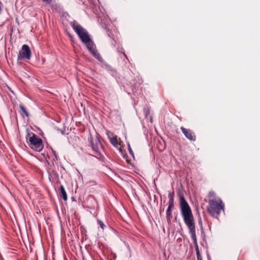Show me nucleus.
Listing matches in <instances>:
<instances>
[{"mask_svg":"<svg viewBox=\"0 0 260 260\" xmlns=\"http://www.w3.org/2000/svg\"><path fill=\"white\" fill-rule=\"evenodd\" d=\"M179 198L181 214L185 225L189 230V234L193 241L197 260H202L197 242L195 221L191 209L183 195L179 194Z\"/></svg>","mask_w":260,"mask_h":260,"instance_id":"1","label":"nucleus"},{"mask_svg":"<svg viewBox=\"0 0 260 260\" xmlns=\"http://www.w3.org/2000/svg\"><path fill=\"white\" fill-rule=\"evenodd\" d=\"M70 24L73 29L79 37L81 42L85 45L87 50L90 54L99 61H103V58L96 49L95 45L90 38L87 31L81 25H79L75 20L71 21Z\"/></svg>","mask_w":260,"mask_h":260,"instance_id":"2","label":"nucleus"},{"mask_svg":"<svg viewBox=\"0 0 260 260\" xmlns=\"http://www.w3.org/2000/svg\"><path fill=\"white\" fill-rule=\"evenodd\" d=\"M224 210V204L221 199H212L209 201V207L207 211L210 215L214 218L218 219V216L221 213V211Z\"/></svg>","mask_w":260,"mask_h":260,"instance_id":"3","label":"nucleus"},{"mask_svg":"<svg viewBox=\"0 0 260 260\" xmlns=\"http://www.w3.org/2000/svg\"><path fill=\"white\" fill-rule=\"evenodd\" d=\"M88 140L90 147L95 154L99 156L101 159L104 158V153H105V151L103 145L100 141L98 136H96V138L94 139L91 133H90Z\"/></svg>","mask_w":260,"mask_h":260,"instance_id":"4","label":"nucleus"},{"mask_svg":"<svg viewBox=\"0 0 260 260\" xmlns=\"http://www.w3.org/2000/svg\"><path fill=\"white\" fill-rule=\"evenodd\" d=\"M31 135L27 141L28 145L31 149L37 152L41 151L44 148L42 140L33 133Z\"/></svg>","mask_w":260,"mask_h":260,"instance_id":"5","label":"nucleus"},{"mask_svg":"<svg viewBox=\"0 0 260 260\" xmlns=\"http://www.w3.org/2000/svg\"><path fill=\"white\" fill-rule=\"evenodd\" d=\"M31 54V52L29 47L26 44H24L19 51L17 56V60L23 59L30 60Z\"/></svg>","mask_w":260,"mask_h":260,"instance_id":"6","label":"nucleus"},{"mask_svg":"<svg viewBox=\"0 0 260 260\" xmlns=\"http://www.w3.org/2000/svg\"><path fill=\"white\" fill-rule=\"evenodd\" d=\"M101 63V67L105 68L107 71L113 77H116L117 76V73L116 71L111 66L108 64L103 59V61H100Z\"/></svg>","mask_w":260,"mask_h":260,"instance_id":"7","label":"nucleus"},{"mask_svg":"<svg viewBox=\"0 0 260 260\" xmlns=\"http://www.w3.org/2000/svg\"><path fill=\"white\" fill-rule=\"evenodd\" d=\"M98 22L100 23L102 27L105 29H108L111 23L110 17H98Z\"/></svg>","mask_w":260,"mask_h":260,"instance_id":"8","label":"nucleus"},{"mask_svg":"<svg viewBox=\"0 0 260 260\" xmlns=\"http://www.w3.org/2000/svg\"><path fill=\"white\" fill-rule=\"evenodd\" d=\"M181 130L187 139L191 141H195L196 137L191 133L190 130H188L183 126L181 127Z\"/></svg>","mask_w":260,"mask_h":260,"instance_id":"9","label":"nucleus"},{"mask_svg":"<svg viewBox=\"0 0 260 260\" xmlns=\"http://www.w3.org/2000/svg\"><path fill=\"white\" fill-rule=\"evenodd\" d=\"M59 189L60 198H62L64 201H66L68 199V196L64 186L62 185H60Z\"/></svg>","mask_w":260,"mask_h":260,"instance_id":"10","label":"nucleus"},{"mask_svg":"<svg viewBox=\"0 0 260 260\" xmlns=\"http://www.w3.org/2000/svg\"><path fill=\"white\" fill-rule=\"evenodd\" d=\"M20 109L21 110V115L22 117H24V116L29 117L30 116V114H29L28 112L26 110V108L24 107V106L22 105H19Z\"/></svg>","mask_w":260,"mask_h":260,"instance_id":"11","label":"nucleus"},{"mask_svg":"<svg viewBox=\"0 0 260 260\" xmlns=\"http://www.w3.org/2000/svg\"><path fill=\"white\" fill-rule=\"evenodd\" d=\"M172 210L168 208H167L166 211V219L169 223H171V219L172 218Z\"/></svg>","mask_w":260,"mask_h":260,"instance_id":"12","label":"nucleus"},{"mask_svg":"<svg viewBox=\"0 0 260 260\" xmlns=\"http://www.w3.org/2000/svg\"><path fill=\"white\" fill-rule=\"evenodd\" d=\"M174 191L173 190L172 191H170L168 192V198L169 201H174Z\"/></svg>","mask_w":260,"mask_h":260,"instance_id":"13","label":"nucleus"},{"mask_svg":"<svg viewBox=\"0 0 260 260\" xmlns=\"http://www.w3.org/2000/svg\"><path fill=\"white\" fill-rule=\"evenodd\" d=\"M110 142L114 147H117L118 142L116 138H110Z\"/></svg>","mask_w":260,"mask_h":260,"instance_id":"14","label":"nucleus"},{"mask_svg":"<svg viewBox=\"0 0 260 260\" xmlns=\"http://www.w3.org/2000/svg\"><path fill=\"white\" fill-rule=\"evenodd\" d=\"M199 224L201 225V233H202V236L203 237V240H205V234L204 231L203 229L202 221V220H201V218H200V220L199 221Z\"/></svg>","mask_w":260,"mask_h":260,"instance_id":"15","label":"nucleus"},{"mask_svg":"<svg viewBox=\"0 0 260 260\" xmlns=\"http://www.w3.org/2000/svg\"><path fill=\"white\" fill-rule=\"evenodd\" d=\"M106 30L107 31L108 36L112 40H114V35L113 34L111 30H110L109 28H108V29H107Z\"/></svg>","mask_w":260,"mask_h":260,"instance_id":"16","label":"nucleus"},{"mask_svg":"<svg viewBox=\"0 0 260 260\" xmlns=\"http://www.w3.org/2000/svg\"><path fill=\"white\" fill-rule=\"evenodd\" d=\"M137 78H138V81H137V83H134V86L135 87L134 88H136L137 87L138 85H140L142 83V80L141 78L139 76H137Z\"/></svg>","mask_w":260,"mask_h":260,"instance_id":"17","label":"nucleus"},{"mask_svg":"<svg viewBox=\"0 0 260 260\" xmlns=\"http://www.w3.org/2000/svg\"><path fill=\"white\" fill-rule=\"evenodd\" d=\"M97 222L99 225L100 226V227L101 228V229L104 230V229L106 228V225L103 223V222L99 219H97Z\"/></svg>","mask_w":260,"mask_h":260,"instance_id":"18","label":"nucleus"},{"mask_svg":"<svg viewBox=\"0 0 260 260\" xmlns=\"http://www.w3.org/2000/svg\"><path fill=\"white\" fill-rule=\"evenodd\" d=\"M117 51H118V52H121V53L123 54V55H124V57H125L127 59H128V58H127V57L126 55L125 54V52H124V50L123 48H121V47H118V48H117Z\"/></svg>","mask_w":260,"mask_h":260,"instance_id":"19","label":"nucleus"},{"mask_svg":"<svg viewBox=\"0 0 260 260\" xmlns=\"http://www.w3.org/2000/svg\"><path fill=\"white\" fill-rule=\"evenodd\" d=\"M174 207V201H169L168 208L172 210Z\"/></svg>","mask_w":260,"mask_h":260,"instance_id":"20","label":"nucleus"},{"mask_svg":"<svg viewBox=\"0 0 260 260\" xmlns=\"http://www.w3.org/2000/svg\"><path fill=\"white\" fill-rule=\"evenodd\" d=\"M174 207V201H169L168 208L172 210Z\"/></svg>","mask_w":260,"mask_h":260,"instance_id":"21","label":"nucleus"},{"mask_svg":"<svg viewBox=\"0 0 260 260\" xmlns=\"http://www.w3.org/2000/svg\"><path fill=\"white\" fill-rule=\"evenodd\" d=\"M144 114L146 117H147L148 115L149 114V109L147 107H144L143 109Z\"/></svg>","mask_w":260,"mask_h":260,"instance_id":"22","label":"nucleus"},{"mask_svg":"<svg viewBox=\"0 0 260 260\" xmlns=\"http://www.w3.org/2000/svg\"><path fill=\"white\" fill-rule=\"evenodd\" d=\"M127 148L129 154H131L133 157H134V154L129 143L127 144Z\"/></svg>","mask_w":260,"mask_h":260,"instance_id":"23","label":"nucleus"},{"mask_svg":"<svg viewBox=\"0 0 260 260\" xmlns=\"http://www.w3.org/2000/svg\"><path fill=\"white\" fill-rule=\"evenodd\" d=\"M89 198L91 199L94 202L95 205L98 206V201L95 199V197L93 196L90 195L89 197Z\"/></svg>","mask_w":260,"mask_h":260,"instance_id":"24","label":"nucleus"},{"mask_svg":"<svg viewBox=\"0 0 260 260\" xmlns=\"http://www.w3.org/2000/svg\"><path fill=\"white\" fill-rule=\"evenodd\" d=\"M51 151H52L54 156L55 157L56 160H58V156H57V154L56 153L55 151H54L52 148H51Z\"/></svg>","mask_w":260,"mask_h":260,"instance_id":"25","label":"nucleus"},{"mask_svg":"<svg viewBox=\"0 0 260 260\" xmlns=\"http://www.w3.org/2000/svg\"><path fill=\"white\" fill-rule=\"evenodd\" d=\"M52 0H42V1L46 4H49L51 3Z\"/></svg>","mask_w":260,"mask_h":260,"instance_id":"26","label":"nucleus"},{"mask_svg":"<svg viewBox=\"0 0 260 260\" xmlns=\"http://www.w3.org/2000/svg\"><path fill=\"white\" fill-rule=\"evenodd\" d=\"M206 254H207V259L208 260H211V256H210L209 253L208 252H207Z\"/></svg>","mask_w":260,"mask_h":260,"instance_id":"27","label":"nucleus"},{"mask_svg":"<svg viewBox=\"0 0 260 260\" xmlns=\"http://www.w3.org/2000/svg\"><path fill=\"white\" fill-rule=\"evenodd\" d=\"M209 194L210 197H214L215 196V193L213 191L210 192Z\"/></svg>","mask_w":260,"mask_h":260,"instance_id":"28","label":"nucleus"},{"mask_svg":"<svg viewBox=\"0 0 260 260\" xmlns=\"http://www.w3.org/2000/svg\"><path fill=\"white\" fill-rule=\"evenodd\" d=\"M57 130L59 131L62 134H64V129H62V130H60V129L57 128Z\"/></svg>","mask_w":260,"mask_h":260,"instance_id":"29","label":"nucleus"},{"mask_svg":"<svg viewBox=\"0 0 260 260\" xmlns=\"http://www.w3.org/2000/svg\"><path fill=\"white\" fill-rule=\"evenodd\" d=\"M71 200L72 202H76V200L75 198L74 197H72L71 198Z\"/></svg>","mask_w":260,"mask_h":260,"instance_id":"30","label":"nucleus"},{"mask_svg":"<svg viewBox=\"0 0 260 260\" xmlns=\"http://www.w3.org/2000/svg\"><path fill=\"white\" fill-rule=\"evenodd\" d=\"M68 16V14L66 12H64L63 14H62V16H63V17H65V16Z\"/></svg>","mask_w":260,"mask_h":260,"instance_id":"31","label":"nucleus"},{"mask_svg":"<svg viewBox=\"0 0 260 260\" xmlns=\"http://www.w3.org/2000/svg\"><path fill=\"white\" fill-rule=\"evenodd\" d=\"M30 135L28 130H27V135L26 136L28 137Z\"/></svg>","mask_w":260,"mask_h":260,"instance_id":"32","label":"nucleus"},{"mask_svg":"<svg viewBox=\"0 0 260 260\" xmlns=\"http://www.w3.org/2000/svg\"><path fill=\"white\" fill-rule=\"evenodd\" d=\"M127 248H128V249H130V248H129V246L128 244H127Z\"/></svg>","mask_w":260,"mask_h":260,"instance_id":"33","label":"nucleus"},{"mask_svg":"<svg viewBox=\"0 0 260 260\" xmlns=\"http://www.w3.org/2000/svg\"><path fill=\"white\" fill-rule=\"evenodd\" d=\"M175 221H176L177 220V217H176L174 219Z\"/></svg>","mask_w":260,"mask_h":260,"instance_id":"34","label":"nucleus"},{"mask_svg":"<svg viewBox=\"0 0 260 260\" xmlns=\"http://www.w3.org/2000/svg\"><path fill=\"white\" fill-rule=\"evenodd\" d=\"M133 88H132V89H134V88L135 87L134 86V85H133Z\"/></svg>","mask_w":260,"mask_h":260,"instance_id":"35","label":"nucleus"},{"mask_svg":"<svg viewBox=\"0 0 260 260\" xmlns=\"http://www.w3.org/2000/svg\"><path fill=\"white\" fill-rule=\"evenodd\" d=\"M94 208V206H93L92 207H91V208Z\"/></svg>","mask_w":260,"mask_h":260,"instance_id":"36","label":"nucleus"},{"mask_svg":"<svg viewBox=\"0 0 260 260\" xmlns=\"http://www.w3.org/2000/svg\"><path fill=\"white\" fill-rule=\"evenodd\" d=\"M151 120H152V118H150V121H151ZM151 122H152V121H151Z\"/></svg>","mask_w":260,"mask_h":260,"instance_id":"37","label":"nucleus"}]
</instances>
